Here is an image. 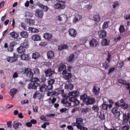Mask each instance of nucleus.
Wrapping results in <instances>:
<instances>
[{"label":"nucleus","mask_w":130,"mask_h":130,"mask_svg":"<svg viewBox=\"0 0 130 130\" xmlns=\"http://www.w3.org/2000/svg\"><path fill=\"white\" fill-rule=\"evenodd\" d=\"M21 72L23 74H26L27 77L29 78H31L34 76L33 73L31 71L30 68H25L24 70Z\"/></svg>","instance_id":"f257e3e1"},{"label":"nucleus","mask_w":130,"mask_h":130,"mask_svg":"<svg viewBox=\"0 0 130 130\" xmlns=\"http://www.w3.org/2000/svg\"><path fill=\"white\" fill-rule=\"evenodd\" d=\"M45 75L46 77H49V78L54 77V75L55 74V72L50 69H47L44 72Z\"/></svg>","instance_id":"f03ea898"},{"label":"nucleus","mask_w":130,"mask_h":130,"mask_svg":"<svg viewBox=\"0 0 130 130\" xmlns=\"http://www.w3.org/2000/svg\"><path fill=\"white\" fill-rule=\"evenodd\" d=\"M39 85V84L38 83L30 81L27 85V87L28 89H36Z\"/></svg>","instance_id":"7ed1b4c3"},{"label":"nucleus","mask_w":130,"mask_h":130,"mask_svg":"<svg viewBox=\"0 0 130 130\" xmlns=\"http://www.w3.org/2000/svg\"><path fill=\"white\" fill-rule=\"evenodd\" d=\"M62 74L63 75H64L63 76V78L66 80L69 79L72 77L71 73H68L67 69H65L63 71Z\"/></svg>","instance_id":"20e7f679"},{"label":"nucleus","mask_w":130,"mask_h":130,"mask_svg":"<svg viewBox=\"0 0 130 130\" xmlns=\"http://www.w3.org/2000/svg\"><path fill=\"white\" fill-rule=\"evenodd\" d=\"M111 111L112 113L114 115L116 118H118L119 117L120 115V112L118 107H115L112 108Z\"/></svg>","instance_id":"39448f33"},{"label":"nucleus","mask_w":130,"mask_h":130,"mask_svg":"<svg viewBox=\"0 0 130 130\" xmlns=\"http://www.w3.org/2000/svg\"><path fill=\"white\" fill-rule=\"evenodd\" d=\"M36 16L40 19H42L44 15V12L42 10L36 9L35 10Z\"/></svg>","instance_id":"423d86ee"},{"label":"nucleus","mask_w":130,"mask_h":130,"mask_svg":"<svg viewBox=\"0 0 130 130\" xmlns=\"http://www.w3.org/2000/svg\"><path fill=\"white\" fill-rule=\"evenodd\" d=\"M130 118V114L129 113L124 114L123 115V121L122 122L123 125H125V123L127 122L128 121Z\"/></svg>","instance_id":"0eeeda50"},{"label":"nucleus","mask_w":130,"mask_h":130,"mask_svg":"<svg viewBox=\"0 0 130 130\" xmlns=\"http://www.w3.org/2000/svg\"><path fill=\"white\" fill-rule=\"evenodd\" d=\"M66 60L68 62L72 63L74 62L75 60V57L74 55L72 53L71 54L66 58Z\"/></svg>","instance_id":"6e6552de"},{"label":"nucleus","mask_w":130,"mask_h":130,"mask_svg":"<svg viewBox=\"0 0 130 130\" xmlns=\"http://www.w3.org/2000/svg\"><path fill=\"white\" fill-rule=\"evenodd\" d=\"M69 34L71 37L75 38L76 36L77 32L76 30L73 28H70L68 30Z\"/></svg>","instance_id":"1a4fd4ad"},{"label":"nucleus","mask_w":130,"mask_h":130,"mask_svg":"<svg viewBox=\"0 0 130 130\" xmlns=\"http://www.w3.org/2000/svg\"><path fill=\"white\" fill-rule=\"evenodd\" d=\"M17 55L14 53L13 57H8L6 59L10 63H13L17 60Z\"/></svg>","instance_id":"9d476101"},{"label":"nucleus","mask_w":130,"mask_h":130,"mask_svg":"<svg viewBox=\"0 0 130 130\" xmlns=\"http://www.w3.org/2000/svg\"><path fill=\"white\" fill-rule=\"evenodd\" d=\"M83 119L81 118H77L76 119V123L77 124L76 127L78 129L80 128L83 123Z\"/></svg>","instance_id":"9b49d317"},{"label":"nucleus","mask_w":130,"mask_h":130,"mask_svg":"<svg viewBox=\"0 0 130 130\" xmlns=\"http://www.w3.org/2000/svg\"><path fill=\"white\" fill-rule=\"evenodd\" d=\"M100 88L96 85L94 86L93 88L92 91L93 93L95 95H97L100 93Z\"/></svg>","instance_id":"f8f14e48"},{"label":"nucleus","mask_w":130,"mask_h":130,"mask_svg":"<svg viewBox=\"0 0 130 130\" xmlns=\"http://www.w3.org/2000/svg\"><path fill=\"white\" fill-rule=\"evenodd\" d=\"M112 105L111 104H108L107 102H104L103 103L102 105V107L103 109L107 111L108 108H109V110L110 108L112 106Z\"/></svg>","instance_id":"ddd939ff"},{"label":"nucleus","mask_w":130,"mask_h":130,"mask_svg":"<svg viewBox=\"0 0 130 130\" xmlns=\"http://www.w3.org/2000/svg\"><path fill=\"white\" fill-rule=\"evenodd\" d=\"M37 5L42 9L43 11H47L49 9L48 7L47 6L44 5L39 2L37 3Z\"/></svg>","instance_id":"4468645a"},{"label":"nucleus","mask_w":130,"mask_h":130,"mask_svg":"<svg viewBox=\"0 0 130 130\" xmlns=\"http://www.w3.org/2000/svg\"><path fill=\"white\" fill-rule=\"evenodd\" d=\"M96 100L95 98L89 96L88 100L86 102L87 105L93 104L95 102Z\"/></svg>","instance_id":"2eb2a0df"},{"label":"nucleus","mask_w":130,"mask_h":130,"mask_svg":"<svg viewBox=\"0 0 130 130\" xmlns=\"http://www.w3.org/2000/svg\"><path fill=\"white\" fill-rule=\"evenodd\" d=\"M54 7L55 9L59 10L63 9L65 8V6L60 3H56L55 4Z\"/></svg>","instance_id":"dca6fc26"},{"label":"nucleus","mask_w":130,"mask_h":130,"mask_svg":"<svg viewBox=\"0 0 130 130\" xmlns=\"http://www.w3.org/2000/svg\"><path fill=\"white\" fill-rule=\"evenodd\" d=\"M98 34L100 38H103L107 35V33L104 30H100L98 32Z\"/></svg>","instance_id":"f3484780"},{"label":"nucleus","mask_w":130,"mask_h":130,"mask_svg":"<svg viewBox=\"0 0 130 130\" xmlns=\"http://www.w3.org/2000/svg\"><path fill=\"white\" fill-rule=\"evenodd\" d=\"M89 96L86 94H84L81 95L80 96V98L81 100H82L83 103H85L86 105V102L88 100Z\"/></svg>","instance_id":"a211bd4d"},{"label":"nucleus","mask_w":130,"mask_h":130,"mask_svg":"<svg viewBox=\"0 0 130 130\" xmlns=\"http://www.w3.org/2000/svg\"><path fill=\"white\" fill-rule=\"evenodd\" d=\"M90 45L91 47H96L98 45V42L94 39H92L89 42Z\"/></svg>","instance_id":"6ab92c4d"},{"label":"nucleus","mask_w":130,"mask_h":130,"mask_svg":"<svg viewBox=\"0 0 130 130\" xmlns=\"http://www.w3.org/2000/svg\"><path fill=\"white\" fill-rule=\"evenodd\" d=\"M79 94V91H73L70 92L68 93V95L70 96H73L74 97L78 96Z\"/></svg>","instance_id":"aec40b11"},{"label":"nucleus","mask_w":130,"mask_h":130,"mask_svg":"<svg viewBox=\"0 0 130 130\" xmlns=\"http://www.w3.org/2000/svg\"><path fill=\"white\" fill-rule=\"evenodd\" d=\"M47 58L49 59H53L54 57V52L52 51H48L47 53Z\"/></svg>","instance_id":"412c9836"},{"label":"nucleus","mask_w":130,"mask_h":130,"mask_svg":"<svg viewBox=\"0 0 130 130\" xmlns=\"http://www.w3.org/2000/svg\"><path fill=\"white\" fill-rule=\"evenodd\" d=\"M43 37L45 39L47 40H50L52 38V35L49 33H46L44 34Z\"/></svg>","instance_id":"4be33fe9"},{"label":"nucleus","mask_w":130,"mask_h":130,"mask_svg":"<svg viewBox=\"0 0 130 130\" xmlns=\"http://www.w3.org/2000/svg\"><path fill=\"white\" fill-rule=\"evenodd\" d=\"M100 17L98 14H94L93 16V20L96 22H99L100 21Z\"/></svg>","instance_id":"5701e85b"},{"label":"nucleus","mask_w":130,"mask_h":130,"mask_svg":"<svg viewBox=\"0 0 130 130\" xmlns=\"http://www.w3.org/2000/svg\"><path fill=\"white\" fill-rule=\"evenodd\" d=\"M109 41L105 38L103 39L101 42V44L102 46H107L109 45Z\"/></svg>","instance_id":"b1692460"},{"label":"nucleus","mask_w":130,"mask_h":130,"mask_svg":"<svg viewBox=\"0 0 130 130\" xmlns=\"http://www.w3.org/2000/svg\"><path fill=\"white\" fill-rule=\"evenodd\" d=\"M66 68V66L63 63H61L59 65L58 71V72H60Z\"/></svg>","instance_id":"393cba45"},{"label":"nucleus","mask_w":130,"mask_h":130,"mask_svg":"<svg viewBox=\"0 0 130 130\" xmlns=\"http://www.w3.org/2000/svg\"><path fill=\"white\" fill-rule=\"evenodd\" d=\"M34 72V74L36 76H38L40 74V70L38 68H34L32 70Z\"/></svg>","instance_id":"a878e982"},{"label":"nucleus","mask_w":130,"mask_h":130,"mask_svg":"<svg viewBox=\"0 0 130 130\" xmlns=\"http://www.w3.org/2000/svg\"><path fill=\"white\" fill-rule=\"evenodd\" d=\"M22 124L21 123L18 122L17 121H15L13 124V127L15 129H17L19 127V126H21Z\"/></svg>","instance_id":"bb28decb"},{"label":"nucleus","mask_w":130,"mask_h":130,"mask_svg":"<svg viewBox=\"0 0 130 130\" xmlns=\"http://www.w3.org/2000/svg\"><path fill=\"white\" fill-rule=\"evenodd\" d=\"M21 45L24 48H28L29 47V44L28 40H25L21 44Z\"/></svg>","instance_id":"cd10ccee"},{"label":"nucleus","mask_w":130,"mask_h":130,"mask_svg":"<svg viewBox=\"0 0 130 130\" xmlns=\"http://www.w3.org/2000/svg\"><path fill=\"white\" fill-rule=\"evenodd\" d=\"M17 51L19 53L24 54L25 52V48L21 45L17 48Z\"/></svg>","instance_id":"c85d7f7f"},{"label":"nucleus","mask_w":130,"mask_h":130,"mask_svg":"<svg viewBox=\"0 0 130 130\" xmlns=\"http://www.w3.org/2000/svg\"><path fill=\"white\" fill-rule=\"evenodd\" d=\"M10 35L12 38L14 39H17L19 36V34L17 32L13 31L10 33Z\"/></svg>","instance_id":"c756f323"},{"label":"nucleus","mask_w":130,"mask_h":130,"mask_svg":"<svg viewBox=\"0 0 130 130\" xmlns=\"http://www.w3.org/2000/svg\"><path fill=\"white\" fill-rule=\"evenodd\" d=\"M68 47V46L66 44H61L58 46V49L59 51H61L64 49H66Z\"/></svg>","instance_id":"7c9ffc66"},{"label":"nucleus","mask_w":130,"mask_h":130,"mask_svg":"<svg viewBox=\"0 0 130 130\" xmlns=\"http://www.w3.org/2000/svg\"><path fill=\"white\" fill-rule=\"evenodd\" d=\"M39 86L40 90L41 92H46V84H43L40 86L39 85Z\"/></svg>","instance_id":"2f4dec72"},{"label":"nucleus","mask_w":130,"mask_h":130,"mask_svg":"<svg viewBox=\"0 0 130 130\" xmlns=\"http://www.w3.org/2000/svg\"><path fill=\"white\" fill-rule=\"evenodd\" d=\"M17 91V90L16 88L11 89L9 92L10 94L13 97L14 95L16 94Z\"/></svg>","instance_id":"473e14b6"},{"label":"nucleus","mask_w":130,"mask_h":130,"mask_svg":"<svg viewBox=\"0 0 130 130\" xmlns=\"http://www.w3.org/2000/svg\"><path fill=\"white\" fill-rule=\"evenodd\" d=\"M74 88V86L71 84H69L68 85H66L64 86V88L65 89L68 90H72Z\"/></svg>","instance_id":"72a5a7b5"},{"label":"nucleus","mask_w":130,"mask_h":130,"mask_svg":"<svg viewBox=\"0 0 130 130\" xmlns=\"http://www.w3.org/2000/svg\"><path fill=\"white\" fill-rule=\"evenodd\" d=\"M82 17V16L79 14L76 15L74 18L73 22L76 23L79 21L81 19Z\"/></svg>","instance_id":"f704fd0d"},{"label":"nucleus","mask_w":130,"mask_h":130,"mask_svg":"<svg viewBox=\"0 0 130 130\" xmlns=\"http://www.w3.org/2000/svg\"><path fill=\"white\" fill-rule=\"evenodd\" d=\"M20 35L22 37L26 38L28 37V34L26 31H23L20 32Z\"/></svg>","instance_id":"c9c22d12"},{"label":"nucleus","mask_w":130,"mask_h":130,"mask_svg":"<svg viewBox=\"0 0 130 130\" xmlns=\"http://www.w3.org/2000/svg\"><path fill=\"white\" fill-rule=\"evenodd\" d=\"M102 65V67L105 70L107 69L109 67V64L106 61H105L103 63Z\"/></svg>","instance_id":"e433bc0d"},{"label":"nucleus","mask_w":130,"mask_h":130,"mask_svg":"<svg viewBox=\"0 0 130 130\" xmlns=\"http://www.w3.org/2000/svg\"><path fill=\"white\" fill-rule=\"evenodd\" d=\"M32 39L34 40L38 41L40 40L41 37L39 35H35L33 36Z\"/></svg>","instance_id":"4c0bfd02"},{"label":"nucleus","mask_w":130,"mask_h":130,"mask_svg":"<svg viewBox=\"0 0 130 130\" xmlns=\"http://www.w3.org/2000/svg\"><path fill=\"white\" fill-rule=\"evenodd\" d=\"M41 94L40 93V91L39 90L36 91V92L33 95V98L35 99L36 98H39Z\"/></svg>","instance_id":"58836bf2"},{"label":"nucleus","mask_w":130,"mask_h":130,"mask_svg":"<svg viewBox=\"0 0 130 130\" xmlns=\"http://www.w3.org/2000/svg\"><path fill=\"white\" fill-rule=\"evenodd\" d=\"M21 57L22 60H29V58L27 55L23 54L21 55Z\"/></svg>","instance_id":"ea45409f"},{"label":"nucleus","mask_w":130,"mask_h":130,"mask_svg":"<svg viewBox=\"0 0 130 130\" xmlns=\"http://www.w3.org/2000/svg\"><path fill=\"white\" fill-rule=\"evenodd\" d=\"M40 56V54L37 52L34 53H33L32 55V58L35 59H37Z\"/></svg>","instance_id":"a19ab883"},{"label":"nucleus","mask_w":130,"mask_h":130,"mask_svg":"<svg viewBox=\"0 0 130 130\" xmlns=\"http://www.w3.org/2000/svg\"><path fill=\"white\" fill-rule=\"evenodd\" d=\"M56 98L54 97L52 99L51 98H50L48 99V103L50 104H52L53 105L55 103L56 100Z\"/></svg>","instance_id":"79ce46f5"},{"label":"nucleus","mask_w":130,"mask_h":130,"mask_svg":"<svg viewBox=\"0 0 130 130\" xmlns=\"http://www.w3.org/2000/svg\"><path fill=\"white\" fill-rule=\"evenodd\" d=\"M91 108L92 110L96 112H98L99 110V106L96 105H93Z\"/></svg>","instance_id":"37998d69"},{"label":"nucleus","mask_w":130,"mask_h":130,"mask_svg":"<svg viewBox=\"0 0 130 130\" xmlns=\"http://www.w3.org/2000/svg\"><path fill=\"white\" fill-rule=\"evenodd\" d=\"M49 80L48 81V85H52L55 82V79L54 77L49 78Z\"/></svg>","instance_id":"c03bdc74"},{"label":"nucleus","mask_w":130,"mask_h":130,"mask_svg":"<svg viewBox=\"0 0 130 130\" xmlns=\"http://www.w3.org/2000/svg\"><path fill=\"white\" fill-rule=\"evenodd\" d=\"M62 102L63 104H65V106L66 107H68L71 105V103H68V102L67 100L66 101L65 100H62Z\"/></svg>","instance_id":"a18cd8bd"},{"label":"nucleus","mask_w":130,"mask_h":130,"mask_svg":"<svg viewBox=\"0 0 130 130\" xmlns=\"http://www.w3.org/2000/svg\"><path fill=\"white\" fill-rule=\"evenodd\" d=\"M110 23L109 21L104 22L102 28L103 29H105L108 27V23Z\"/></svg>","instance_id":"49530a36"},{"label":"nucleus","mask_w":130,"mask_h":130,"mask_svg":"<svg viewBox=\"0 0 130 130\" xmlns=\"http://www.w3.org/2000/svg\"><path fill=\"white\" fill-rule=\"evenodd\" d=\"M57 92L55 91H52L51 92H49L47 93L48 96H52L56 94Z\"/></svg>","instance_id":"de8ad7c7"},{"label":"nucleus","mask_w":130,"mask_h":130,"mask_svg":"<svg viewBox=\"0 0 130 130\" xmlns=\"http://www.w3.org/2000/svg\"><path fill=\"white\" fill-rule=\"evenodd\" d=\"M124 26L123 25H121L119 28V32L120 34L122 33L124 31Z\"/></svg>","instance_id":"09e8293b"},{"label":"nucleus","mask_w":130,"mask_h":130,"mask_svg":"<svg viewBox=\"0 0 130 130\" xmlns=\"http://www.w3.org/2000/svg\"><path fill=\"white\" fill-rule=\"evenodd\" d=\"M46 92L49 91L53 89V86L52 85H48V86L46 85Z\"/></svg>","instance_id":"8fccbe9b"},{"label":"nucleus","mask_w":130,"mask_h":130,"mask_svg":"<svg viewBox=\"0 0 130 130\" xmlns=\"http://www.w3.org/2000/svg\"><path fill=\"white\" fill-rule=\"evenodd\" d=\"M30 81L34 82L37 83L38 81L39 82V79L36 77H32L30 79Z\"/></svg>","instance_id":"3c124183"},{"label":"nucleus","mask_w":130,"mask_h":130,"mask_svg":"<svg viewBox=\"0 0 130 130\" xmlns=\"http://www.w3.org/2000/svg\"><path fill=\"white\" fill-rule=\"evenodd\" d=\"M121 107L124 109H126L128 107V105L125 103L121 105Z\"/></svg>","instance_id":"603ef678"},{"label":"nucleus","mask_w":130,"mask_h":130,"mask_svg":"<svg viewBox=\"0 0 130 130\" xmlns=\"http://www.w3.org/2000/svg\"><path fill=\"white\" fill-rule=\"evenodd\" d=\"M107 56L106 60L109 63L111 61V55L109 53H108L107 54Z\"/></svg>","instance_id":"864d4df0"},{"label":"nucleus","mask_w":130,"mask_h":130,"mask_svg":"<svg viewBox=\"0 0 130 130\" xmlns=\"http://www.w3.org/2000/svg\"><path fill=\"white\" fill-rule=\"evenodd\" d=\"M99 118L102 120H103L105 119V115L103 113L100 112V115L99 116Z\"/></svg>","instance_id":"5fc2aeb1"},{"label":"nucleus","mask_w":130,"mask_h":130,"mask_svg":"<svg viewBox=\"0 0 130 130\" xmlns=\"http://www.w3.org/2000/svg\"><path fill=\"white\" fill-rule=\"evenodd\" d=\"M118 82L121 84H123L124 85H127V83L126 82L122 79H119L118 80Z\"/></svg>","instance_id":"6e6d98bb"},{"label":"nucleus","mask_w":130,"mask_h":130,"mask_svg":"<svg viewBox=\"0 0 130 130\" xmlns=\"http://www.w3.org/2000/svg\"><path fill=\"white\" fill-rule=\"evenodd\" d=\"M30 28V30L33 32H38L39 31V30L35 28Z\"/></svg>","instance_id":"4d7b16f0"},{"label":"nucleus","mask_w":130,"mask_h":130,"mask_svg":"<svg viewBox=\"0 0 130 130\" xmlns=\"http://www.w3.org/2000/svg\"><path fill=\"white\" fill-rule=\"evenodd\" d=\"M46 80V78L45 77L43 76L41 78L39 79V82H45Z\"/></svg>","instance_id":"13d9d810"},{"label":"nucleus","mask_w":130,"mask_h":130,"mask_svg":"<svg viewBox=\"0 0 130 130\" xmlns=\"http://www.w3.org/2000/svg\"><path fill=\"white\" fill-rule=\"evenodd\" d=\"M115 70V67L111 68L109 69L108 70V74H109L113 72Z\"/></svg>","instance_id":"bf43d9fd"},{"label":"nucleus","mask_w":130,"mask_h":130,"mask_svg":"<svg viewBox=\"0 0 130 130\" xmlns=\"http://www.w3.org/2000/svg\"><path fill=\"white\" fill-rule=\"evenodd\" d=\"M119 5V4L118 2H115L113 4L112 6L113 7L115 8L117 6H118Z\"/></svg>","instance_id":"052dcab7"},{"label":"nucleus","mask_w":130,"mask_h":130,"mask_svg":"<svg viewBox=\"0 0 130 130\" xmlns=\"http://www.w3.org/2000/svg\"><path fill=\"white\" fill-rule=\"evenodd\" d=\"M76 99V98L75 97H72L69 99V100L71 102L74 103Z\"/></svg>","instance_id":"680f3d73"},{"label":"nucleus","mask_w":130,"mask_h":130,"mask_svg":"<svg viewBox=\"0 0 130 130\" xmlns=\"http://www.w3.org/2000/svg\"><path fill=\"white\" fill-rule=\"evenodd\" d=\"M17 43L15 41H12L11 42L10 44V45L14 48V46L17 44Z\"/></svg>","instance_id":"e2e57ef3"},{"label":"nucleus","mask_w":130,"mask_h":130,"mask_svg":"<svg viewBox=\"0 0 130 130\" xmlns=\"http://www.w3.org/2000/svg\"><path fill=\"white\" fill-rule=\"evenodd\" d=\"M12 122L11 121H9L7 122V125L8 127L9 128H11L12 127Z\"/></svg>","instance_id":"0e129e2a"},{"label":"nucleus","mask_w":130,"mask_h":130,"mask_svg":"<svg viewBox=\"0 0 130 130\" xmlns=\"http://www.w3.org/2000/svg\"><path fill=\"white\" fill-rule=\"evenodd\" d=\"M74 103V105L75 106H76L79 104L80 102L77 99H76Z\"/></svg>","instance_id":"69168bd1"},{"label":"nucleus","mask_w":130,"mask_h":130,"mask_svg":"<svg viewBox=\"0 0 130 130\" xmlns=\"http://www.w3.org/2000/svg\"><path fill=\"white\" fill-rule=\"evenodd\" d=\"M115 105L116 106V107H119L121 106V104L120 103L119 101L115 103Z\"/></svg>","instance_id":"338daca9"},{"label":"nucleus","mask_w":130,"mask_h":130,"mask_svg":"<svg viewBox=\"0 0 130 130\" xmlns=\"http://www.w3.org/2000/svg\"><path fill=\"white\" fill-rule=\"evenodd\" d=\"M129 128V126L125 125L122 127V130H128Z\"/></svg>","instance_id":"774afa93"}]
</instances>
